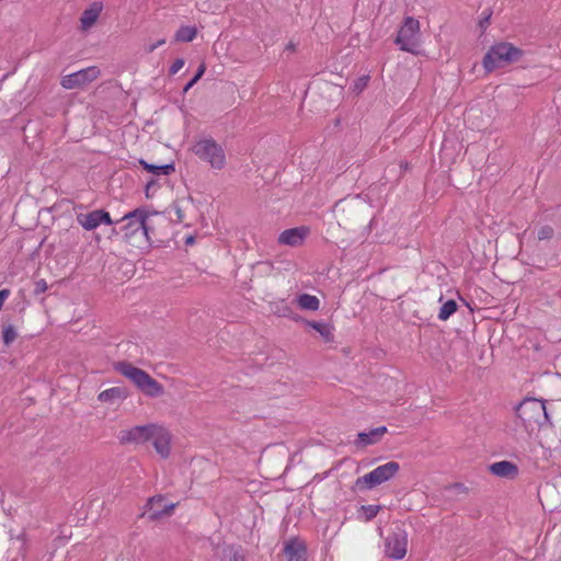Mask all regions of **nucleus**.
Instances as JSON below:
<instances>
[{
  "label": "nucleus",
  "mask_w": 561,
  "mask_h": 561,
  "mask_svg": "<svg viewBox=\"0 0 561 561\" xmlns=\"http://www.w3.org/2000/svg\"><path fill=\"white\" fill-rule=\"evenodd\" d=\"M147 218L148 214L145 209H134L115 222L112 233L121 234L126 241H130L134 238H142L146 241H150V228L147 225Z\"/></svg>",
  "instance_id": "f257e3e1"
},
{
  "label": "nucleus",
  "mask_w": 561,
  "mask_h": 561,
  "mask_svg": "<svg viewBox=\"0 0 561 561\" xmlns=\"http://www.w3.org/2000/svg\"><path fill=\"white\" fill-rule=\"evenodd\" d=\"M114 369L129 379L142 393L150 398H157L164 393L163 386L152 378L147 371L123 360L114 364Z\"/></svg>",
  "instance_id": "f03ea898"
},
{
  "label": "nucleus",
  "mask_w": 561,
  "mask_h": 561,
  "mask_svg": "<svg viewBox=\"0 0 561 561\" xmlns=\"http://www.w3.org/2000/svg\"><path fill=\"white\" fill-rule=\"evenodd\" d=\"M516 415L527 431L540 430L551 425L546 403L535 398H526L516 407Z\"/></svg>",
  "instance_id": "7ed1b4c3"
},
{
  "label": "nucleus",
  "mask_w": 561,
  "mask_h": 561,
  "mask_svg": "<svg viewBox=\"0 0 561 561\" xmlns=\"http://www.w3.org/2000/svg\"><path fill=\"white\" fill-rule=\"evenodd\" d=\"M524 54V50L512 43L501 42L490 47L482 64L486 72H492L496 68L519 61Z\"/></svg>",
  "instance_id": "20e7f679"
},
{
  "label": "nucleus",
  "mask_w": 561,
  "mask_h": 561,
  "mask_svg": "<svg viewBox=\"0 0 561 561\" xmlns=\"http://www.w3.org/2000/svg\"><path fill=\"white\" fill-rule=\"evenodd\" d=\"M192 151L199 160L208 163L213 169L221 170L226 165L225 150L213 138H204L196 141Z\"/></svg>",
  "instance_id": "39448f33"
},
{
  "label": "nucleus",
  "mask_w": 561,
  "mask_h": 561,
  "mask_svg": "<svg viewBox=\"0 0 561 561\" xmlns=\"http://www.w3.org/2000/svg\"><path fill=\"white\" fill-rule=\"evenodd\" d=\"M364 208L363 203L357 197H354L335 203L333 213L339 220V225L352 226L364 221L362 218V210Z\"/></svg>",
  "instance_id": "423d86ee"
},
{
  "label": "nucleus",
  "mask_w": 561,
  "mask_h": 561,
  "mask_svg": "<svg viewBox=\"0 0 561 561\" xmlns=\"http://www.w3.org/2000/svg\"><path fill=\"white\" fill-rule=\"evenodd\" d=\"M400 470V465L397 461H388L385 465L378 466L373 471L360 477L356 481L359 488L373 489L391 478H393Z\"/></svg>",
  "instance_id": "0eeeda50"
},
{
  "label": "nucleus",
  "mask_w": 561,
  "mask_h": 561,
  "mask_svg": "<svg viewBox=\"0 0 561 561\" xmlns=\"http://www.w3.org/2000/svg\"><path fill=\"white\" fill-rule=\"evenodd\" d=\"M419 33L420 22L412 16H407L398 32L396 44L400 46L401 50L415 53L419 45Z\"/></svg>",
  "instance_id": "6e6552de"
},
{
  "label": "nucleus",
  "mask_w": 561,
  "mask_h": 561,
  "mask_svg": "<svg viewBox=\"0 0 561 561\" xmlns=\"http://www.w3.org/2000/svg\"><path fill=\"white\" fill-rule=\"evenodd\" d=\"M100 75V69L95 66H92L64 76L61 78L60 84L64 89L67 90L83 88L84 85L98 79Z\"/></svg>",
  "instance_id": "1a4fd4ad"
},
{
  "label": "nucleus",
  "mask_w": 561,
  "mask_h": 561,
  "mask_svg": "<svg viewBox=\"0 0 561 561\" xmlns=\"http://www.w3.org/2000/svg\"><path fill=\"white\" fill-rule=\"evenodd\" d=\"M386 554L396 560H401L407 554L408 535L404 529L398 528L386 537Z\"/></svg>",
  "instance_id": "9d476101"
},
{
  "label": "nucleus",
  "mask_w": 561,
  "mask_h": 561,
  "mask_svg": "<svg viewBox=\"0 0 561 561\" xmlns=\"http://www.w3.org/2000/svg\"><path fill=\"white\" fill-rule=\"evenodd\" d=\"M153 423L146 425H137L131 427L130 430L121 431L119 433V442L121 444H142L151 440V435L154 430Z\"/></svg>",
  "instance_id": "9b49d317"
},
{
  "label": "nucleus",
  "mask_w": 561,
  "mask_h": 561,
  "mask_svg": "<svg viewBox=\"0 0 561 561\" xmlns=\"http://www.w3.org/2000/svg\"><path fill=\"white\" fill-rule=\"evenodd\" d=\"M283 553L287 561H307L308 550L304 540L291 537L284 542Z\"/></svg>",
  "instance_id": "f8f14e48"
},
{
  "label": "nucleus",
  "mask_w": 561,
  "mask_h": 561,
  "mask_svg": "<svg viewBox=\"0 0 561 561\" xmlns=\"http://www.w3.org/2000/svg\"><path fill=\"white\" fill-rule=\"evenodd\" d=\"M152 434L153 435H151V440L157 454H159L164 459L168 458L171 451L170 432L165 427L156 424Z\"/></svg>",
  "instance_id": "ddd939ff"
},
{
  "label": "nucleus",
  "mask_w": 561,
  "mask_h": 561,
  "mask_svg": "<svg viewBox=\"0 0 561 561\" xmlns=\"http://www.w3.org/2000/svg\"><path fill=\"white\" fill-rule=\"evenodd\" d=\"M174 504H167L162 495H156L148 500V516L150 520H158L163 516L170 515Z\"/></svg>",
  "instance_id": "4468645a"
},
{
  "label": "nucleus",
  "mask_w": 561,
  "mask_h": 561,
  "mask_svg": "<svg viewBox=\"0 0 561 561\" xmlns=\"http://www.w3.org/2000/svg\"><path fill=\"white\" fill-rule=\"evenodd\" d=\"M307 232L308 229L305 227L286 229L279 234L278 242L290 247L300 245L304 242Z\"/></svg>",
  "instance_id": "2eb2a0df"
},
{
  "label": "nucleus",
  "mask_w": 561,
  "mask_h": 561,
  "mask_svg": "<svg viewBox=\"0 0 561 561\" xmlns=\"http://www.w3.org/2000/svg\"><path fill=\"white\" fill-rule=\"evenodd\" d=\"M489 469L492 474L501 478L513 479L518 474V467L507 460L494 462Z\"/></svg>",
  "instance_id": "dca6fc26"
},
{
  "label": "nucleus",
  "mask_w": 561,
  "mask_h": 561,
  "mask_svg": "<svg viewBox=\"0 0 561 561\" xmlns=\"http://www.w3.org/2000/svg\"><path fill=\"white\" fill-rule=\"evenodd\" d=\"M102 9L103 7L100 2H93L88 9H85L80 18L81 28L85 31L92 27L100 16Z\"/></svg>",
  "instance_id": "f3484780"
},
{
  "label": "nucleus",
  "mask_w": 561,
  "mask_h": 561,
  "mask_svg": "<svg viewBox=\"0 0 561 561\" xmlns=\"http://www.w3.org/2000/svg\"><path fill=\"white\" fill-rule=\"evenodd\" d=\"M388 432L386 426H379L369 432H360L357 435V445L367 446L380 442L381 437Z\"/></svg>",
  "instance_id": "a211bd4d"
},
{
  "label": "nucleus",
  "mask_w": 561,
  "mask_h": 561,
  "mask_svg": "<svg viewBox=\"0 0 561 561\" xmlns=\"http://www.w3.org/2000/svg\"><path fill=\"white\" fill-rule=\"evenodd\" d=\"M127 396L128 392L125 387H113L100 392L98 396V400L101 402L113 403L114 401L127 398Z\"/></svg>",
  "instance_id": "6ab92c4d"
},
{
  "label": "nucleus",
  "mask_w": 561,
  "mask_h": 561,
  "mask_svg": "<svg viewBox=\"0 0 561 561\" xmlns=\"http://www.w3.org/2000/svg\"><path fill=\"white\" fill-rule=\"evenodd\" d=\"M139 164L148 172L154 174V175H170L175 171L174 162L167 163V164H153L149 163L144 159L139 160Z\"/></svg>",
  "instance_id": "aec40b11"
},
{
  "label": "nucleus",
  "mask_w": 561,
  "mask_h": 561,
  "mask_svg": "<svg viewBox=\"0 0 561 561\" xmlns=\"http://www.w3.org/2000/svg\"><path fill=\"white\" fill-rule=\"evenodd\" d=\"M98 215H99V209L92 210L90 213H80L77 215V221L85 230L90 231L100 226Z\"/></svg>",
  "instance_id": "412c9836"
},
{
  "label": "nucleus",
  "mask_w": 561,
  "mask_h": 561,
  "mask_svg": "<svg viewBox=\"0 0 561 561\" xmlns=\"http://www.w3.org/2000/svg\"><path fill=\"white\" fill-rule=\"evenodd\" d=\"M304 322L316 330L327 342L333 341L332 327L330 324L309 320H305Z\"/></svg>",
  "instance_id": "4be33fe9"
},
{
  "label": "nucleus",
  "mask_w": 561,
  "mask_h": 561,
  "mask_svg": "<svg viewBox=\"0 0 561 561\" xmlns=\"http://www.w3.org/2000/svg\"><path fill=\"white\" fill-rule=\"evenodd\" d=\"M297 304L304 310L316 311L319 309L320 300L316 296L301 294L297 297Z\"/></svg>",
  "instance_id": "5701e85b"
},
{
  "label": "nucleus",
  "mask_w": 561,
  "mask_h": 561,
  "mask_svg": "<svg viewBox=\"0 0 561 561\" xmlns=\"http://www.w3.org/2000/svg\"><path fill=\"white\" fill-rule=\"evenodd\" d=\"M197 35L195 26H181L174 34V41L181 43L192 42Z\"/></svg>",
  "instance_id": "b1692460"
},
{
  "label": "nucleus",
  "mask_w": 561,
  "mask_h": 561,
  "mask_svg": "<svg viewBox=\"0 0 561 561\" xmlns=\"http://www.w3.org/2000/svg\"><path fill=\"white\" fill-rule=\"evenodd\" d=\"M458 309V305L454 299L447 300L439 309L438 319L446 321L449 319Z\"/></svg>",
  "instance_id": "393cba45"
},
{
  "label": "nucleus",
  "mask_w": 561,
  "mask_h": 561,
  "mask_svg": "<svg viewBox=\"0 0 561 561\" xmlns=\"http://www.w3.org/2000/svg\"><path fill=\"white\" fill-rule=\"evenodd\" d=\"M18 333L13 325L9 324L2 330V340L3 343L9 346L16 339Z\"/></svg>",
  "instance_id": "a878e982"
},
{
  "label": "nucleus",
  "mask_w": 561,
  "mask_h": 561,
  "mask_svg": "<svg viewBox=\"0 0 561 561\" xmlns=\"http://www.w3.org/2000/svg\"><path fill=\"white\" fill-rule=\"evenodd\" d=\"M275 312L278 316H280V317H287V318H290V319H293V320H295L297 322L298 321H305V319L301 316L295 313L293 311V309L290 307H288V306H283L282 308H278L277 310H275Z\"/></svg>",
  "instance_id": "bb28decb"
},
{
  "label": "nucleus",
  "mask_w": 561,
  "mask_h": 561,
  "mask_svg": "<svg viewBox=\"0 0 561 561\" xmlns=\"http://www.w3.org/2000/svg\"><path fill=\"white\" fill-rule=\"evenodd\" d=\"M380 508V505H363L360 507V510L365 513V519L367 522L374 519L379 513Z\"/></svg>",
  "instance_id": "cd10ccee"
},
{
  "label": "nucleus",
  "mask_w": 561,
  "mask_h": 561,
  "mask_svg": "<svg viewBox=\"0 0 561 561\" xmlns=\"http://www.w3.org/2000/svg\"><path fill=\"white\" fill-rule=\"evenodd\" d=\"M554 234V230L551 226L545 225L539 228L537 232L538 240H550Z\"/></svg>",
  "instance_id": "c85d7f7f"
},
{
  "label": "nucleus",
  "mask_w": 561,
  "mask_h": 561,
  "mask_svg": "<svg viewBox=\"0 0 561 561\" xmlns=\"http://www.w3.org/2000/svg\"><path fill=\"white\" fill-rule=\"evenodd\" d=\"M159 182L154 179H151L150 181L147 182L146 184V187H145V194H146V197L147 198H150L152 197L153 193L157 191V188L159 187Z\"/></svg>",
  "instance_id": "c756f323"
},
{
  "label": "nucleus",
  "mask_w": 561,
  "mask_h": 561,
  "mask_svg": "<svg viewBox=\"0 0 561 561\" xmlns=\"http://www.w3.org/2000/svg\"><path fill=\"white\" fill-rule=\"evenodd\" d=\"M98 216H99L100 225L101 224H105V225H114L115 226L116 221L112 220L108 211H106L104 209H99V215Z\"/></svg>",
  "instance_id": "7c9ffc66"
},
{
  "label": "nucleus",
  "mask_w": 561,
  "mask_h": 561,
  "mask_svg": "<svg viewBox=\"0 0 561 561\" xmlns=\"http://www.w3.org/2000/svg\"><path fill=\"white\" fill-rule=\"evenodd\" d=\"M184 64L183 58H176L169 68V75L173 76L178 73L183 68Z\"/></svg>",
  "instance_id": "2f4dec72"
},
{
  "label": "nucleus",
  "mask_w": 561,
  "mask_h": 561,
  "mask_svg": "<svg viewBox=\"0 0 561 561\" xmlns=\"http://www.w3.org/2000/svg\"><path fill=\"white\" fill-rule=\"evenodd\" d=\"M47 283L45 279H39L35 282L34 286V295H41L47 290Z\"/></svg>",
  "instance_id": "473e14b6"
},
{
  "label": "nucleus",
  "mask_w": 561,
  "mask_h": 561,
  "mask_svg": "<svg viewBox=\"0 0 561 561\" xmlns=\"http://www.w3.org/2000/svg\"><path fill=\"white\" fill-rule=\"evenodd\" d=\"M227 561H247V559L239 549H231Z\"/></svg>",
  "instance_id": "72a5a7b5"
},
{
  "label": "nucleus",
  "mask_w": 561,
  "mask_h": 561,
  "mask_svg": "<svg viewBox=\"0 0 561 561\" xmlns=\"http://www.w3.org/2000/svg\"><path fill=\"white\" fill-rule=\"evenodd\" d=\"M165 43L164 38L159 39L158 42L145 47L146 53L151 54L159 46L163 45Z\"/></svg>",
  "instance_id": "f704fd0d"
},
{
  "label": "nucleus",
  "mask_w": 561,
  "mask_h": 561,
  "mask_svg": "<svg viewBox=\"0 0 561 561\" xmlns=\"http://www.w3.org/2000/svg\"><path fill=\"white\" fill-rule=\"evenodd\" d=\"M172 208L175 210L176 220L179 222H182L184 219V214H183V210L181 209V207L179 206V204L173 203Z\"/></svg>",
  "instance_id": "c9c22d12"
},
{
  "label": "nucleus",
  "mask_w": 561,
  "mask_h": 561,
  "mask_svg": "<svg viewBox=\"0 0 561 561\" xmlns=\"http://www.w3.org/2000/svg\"><path fill=\"white\" fill-rule=\"evenodd\" d=\"M553 491V485H551L550 483H546L539 491V494H542L543 496L548 497L549 495H551Z\"/></svg>",
  "instance_id": "e433bc0d"
},
{
  "label": "nucleus",
  "mask_w": 561,
  "mask_h": 561,
  "mask_svg": "<svg viewBox=\"0 0 561 561\" xmlns=\"http://www.w3.org/2000/svg\"><path fill=\"white\" fill-rule=\"evenodd\" d=\"M9 295H10L9 289L4 288V289L0 290V310L2 309L3 304H4L5 299L9 297Z\"/></svg>",
  "instance_id": "4c0bfd02"
},
{
  "label": "nucleus",
  "mask_w": 561,
  "mask_h": 561,
  "mask_svg": "<svg viewBox=\"0 0 561 561\" xmlns=\"http://www.w3.org/2000/svg\"><path fill=\"white\" fill-rule=\"evenodd\" d=\"M205 71H206L205 64H201L194 75V78L198 81L204 76Z\"/></svg>",
  "instance_id": "58836bf2"
},
{
  "label": "nucleus",
  "mask_w": 561,
  "mask_h": 561,
  "mask_svg": "<svg viewBox=\"0 0 561 561\" xmlns=\"http://www.w3.org/2000/svg\"><path fill=\"white\" fill-rule=\"evenodd\" d=\"M198 81L193 77L183 88V93H187Z\"/></svg>",
  "instance_id": "ea45409f"
},
{
  "label": "nucleus",
  "mask_w": 561,
  "mask_h": 561,
  "mask_svg": "<svg viewBox=\"0 0 561 561\" xmlns=\"http://www.w3.org/2000/svg\"><path fill=\"white\" fill-rule=\"evenodd\" d=\"M368 80V77L360 78L359 81L356 83V89H363L366 85V82Z\"/></svg>",
  "instance_id": "a19ab883"
},
{
  "label": "nucleus",
  "mask_w": 561,
  "mask_h": 561,
  "mask_svg": "<svg viewBox=\"0 0 561 561\" xmlns=\"http://www.w3.org/2000/svg\"><path fill=\"white\" fill-rule=\"evenodd\" d=\"M489 20H490V14L480 21V27L484 28L489 24Z\"/></svg>",
  "instance_id": "79ce46f5"
},
{
  "label": "nucleus",
  "mask_w": 561,
  "mask_h": 561,
  "mask_svg": "<svg viewBox=\"0 0 561 561\" xmlns=\"http://www.w3.org/2000/svg\"><path fill=\"white\" fill-rule=\"evenodd\" d=\"M193 242H194V238H193V237H188V238L186 239V242H185V243H186V244H192Z\"/></svg>",
  "instance_id": "37998d69"
},
{
  "label": "nucleus",
  "mask_w": 561,
  "mask_h": 561,
  "mask_svg": "<svg viewBox=\"0 0 561 561\" xmlns=\"http://www.w3.org/2000/svg\"><path fill=\"white\" fill-rule=\"evenodd\" d=\"M287 49H291V50H294V49H295V45H294L293 43H289V44L287 45Z\"/></svg>",
  "instance_id": "c03bdc74"
},
{
  "label": "nucleus",
  "mask_w": 561,
  "mask_h": 561,
  "mask_svg": "<svg viewBox=\"0 0 561 561\" xmlns=\"http://www.w3.org/2000/svg\"><path fill=\"white\" fill-rule=\"evenodd\" d=\"M455 486L460 488V486H462V484L456 483Z\"/></svg>",
  "instance_id": "a18cd8bd"
}]
</instances>
